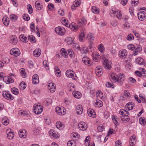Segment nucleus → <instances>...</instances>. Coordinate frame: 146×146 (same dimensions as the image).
<instances>
[{
	"label": "nucleus",
	"mask_w": 146,
	"mask_h": 146,
	"mask_svg": "<svg viewBox=\"0 0 146 146\" xmlns=\"http://www.w3.org/2000/svg\"><path fill=\"white\" fill-rule=\"evenodd\" d=\"M111 81L115 82H118L120 85H122L123 82L125 80V75L123 74L119 73L118 74H112L109 77Z\"/></svg>",
	"instance_id": "nucleus-1"
},
{
	"label": "nucleus",
	"mask_w": 146,
	"mask_h": 146,
	"mask_svg": "<svg viewBox=\"0 0 146 146\" xmlns=\"http://www.w3.org/2000/svg\"><path fill=\"white\" fill-rule=\"evenodd\" d=\"M33 111L36 114H40L43 110V108L40 105H35L33 108Z\"/></svg>",
	"instance_id": "nucleus-2"
},
{
	"label": "nucleus",
	"mask_w": 146,
	"mask_h": 146,
	"mask_svg": "<svg viewBox=\"0 0 146 146\" xmlns=\"http://www.w3.org/2000/svg\"><path fill=\"white\" fill-rule=\"evenodd\" d=\"M103 64L105 68L108 70H110L112 66L111 62L109 61L108 59H106L104 62Z\"/></svg>",
	"instance_id": "nucleus-3"
},
{
	"label": "nucleus",
	"mask_w": 146,
	"mask_h": 146,
	"mask_svg": "<svg viewBox=\"0 0 146 146\" xmlns=\"http://www.w3.org/2000/svg\"><path fill=\"white\" fill-rule=\"evenodd\" d=\"M55 31L58 35H64L65 30L64 28L58 27L55 28Z\"/></svg>",
	"instance_id": "nucleus-4"
},
{
	"label": "nucleus",
	"mask_w": 146,
	"mask_h": 146,
	"mask_svg": "<svg viewBox=\"0 0 146 146\" xmlns=\"http://www.w3.org/2000/svg\"><path fill=\"white\" fill-rule=\"evenodd\" d=\"M3 97L8 100H13V97L9 92H4L2 94Z\"/></svg>",
	"instance_id": "nucleus-5"
},
{
	"label": "nucleus",
	"mask_w": 146,
	"mask_h": 146,
	"mask_svg": "<svg viewBox=\"0 0 146 146\" xmlns=\"http://www.w3.org/2000/svg\"><path fill=\"white\" fill-rule=\"evenodd\" d=\"M127 54V50H123L119 51L118 55L120 58L123 59L126 57Z\"/></svg>",
	"instance_id": "nucleus-6"
},
{
	"label": "nucleus",
	"mask_w": 146,
	"mask_h": 146,
	"mask_svg": "<svg viewBox=\"0 0 146 146\" xmlns=\"http://www.w3.org/2000/svg\"><path fill=\"white\" fill-rule=\"evenodd\" d=\"M10 53L15 56H17L20 55V52L18 48H13L11 50Z\"/></svg>",
	"instance_id": "nucleus-7"
},
{
	"label": "nucleus",
	"mask_w": 146,
	"mask_h": 146,
	"mask_svg": "<svg viewBox=\"0 0 146 146\" xmlns=\"http://www.w3.org/2000/svg\"><path fill=\"white\" fill-rule=\"evenodd\" d=\"M95 72L96 74L98 76H101L103 72L102 67L99 66H97L96 68Z\"/></svg>",
	"instance_id": "nucleus-8"
},
{
	"label": "nucleus",
	"mask_w": 146,
	"mask_h": 146,
	"mask_svg": "<svg viewBox=\"0 0 146 146\" xmlns=\"http://www.w3.org/2000/svg\"><path fill=\"white\" fill-rule=\"evenodd\" d=\"M82 61L86 65L90 66L92 64V62L90 59L87 57H84L82 58Z\"/></svg>",
	"instance_id": "nucleus-9"
},
{
	"label": "nucleus",
	"mask_w": 146,
	"mask_h": 146,
	"mask_svg": "<svg viewBox=\"0 0 146 146\" xmlns=\"http://www.w3.org/2000/svg\"><path fill=\"white\" fill-rule=\"evenodd\" d=\"M78 128L81 130L84 131L87 128V124L84 122H81L78 125Z\"/></svg>",
	"instance_id": "nucleus-10"
},
{
	"label": "nucleus",
	"mask_w": 146,
	"mask_h": 146,
	"mask_svg": "<svg viewBox=\"0 0 146 146\" xmlns=\"http://www.w3.org/2000/svg\"><path fill=\"white\" fill-rule=\"evenodd\" d=\"M146 13L145 11L140 12L138 14L139 19L141 21H143L145 19Z\"/></svg>",
	"instance_id": "nucleus-11"
},
{
	"label": "nucleus",
	"mask_w": 146,
	"mask_h": 146,
	"mask_svg": "<svg viewBox=\"0 0 146 146\" xmlns=\"http://www.w3.org/2000/svg\"><path fill=\"white\" fill-rule=\"evenodd\" d=\"M39 79L38 76L37 74L34 75L32 78V82L33 84H36L38 83Z\"/></svg>",
	"instance_id": "nucleus-12"
},
{
	"label": "nucleus",
	"mask_w": 146,
	"mask_h": 146,
	"mask_svg": "<svg viewBox=\"0 0 146 146\" xmlns=\"http://www.w3.org/2000/svg\"><path fill=\"white\" fill-rule=\"evenodd\" d=\"M48 89L51 92H53L55 91V87L53 83H50L48 85Z\"/></svg>",
	"instance_id": "nucleus-13"
},
{
	"label": "nucleus",
	"mask_w": 146,
	"mask_h": 146,
	"mask_svg": "<svg viewBox=\"0 0 146 146\" xmlns=\"http://www.w3.org/2000/svg\"><path fill=\"white\" fill-rule=\"evenodd\" d=\"M10 42L13 45L16 44L17 42V40L15 36H12L10 38Z\"/></svg>",
	"instance_id": "nucleus-14"
},
{
	"label": "nucleus",
	"mask_w": 146,
	"mask_h": 146,
	"mask_svg": "<svg viewBox=\"0 0 146 146\" xmlns=\"http://www.w3.org/2000/svg\"><path fill=\"white\" fill-rule=\"evenodd\" d=\"M26 132V131L25 129L20 130L19 133V137L22 138H25L27 134Z\"/></svg>",
	"instance_id": "nucleus-15"
},
{
	"label": "nucleus",
	"mask_w": 146,
	"mask_h": 146,
	"mask_svg": "<svg viewBox=\"0 0 146 146\" xmlns=\"http://www.w3.org/2000/svg\"><path fill=\"white\" fill-rule=\"evenodd\" d=\"M87 113L89 116L93 117H95V113L93 109H89L88 110Z\"/></svg>",
	"instance_id": "nucleus-16"
},
{
	"label": "nucleus",
	"mask_w": 146,
	"mask_h": 146,
	"mask_svg": "<svg viewBox=\"0 0 146 146\" xmlns=\"http://www.w3.org/2000/svg\"><path fill=\"white\" fill-rule=\"evenodd\" d=\"M62 110L60 107H57L55 109V111L59 115H64L65 114V112H62Z\"/></svg>",
	"instance_id": "nucleus-17"
},
{
	"label": "nucleus",
	"mask_w": 146,
	"mask_h": 146,
	"mask_svg": "<svg viewBox=\"0 0 146 146\" xmlns=\"http://www.w3.org/2000/svg\"><path fill=\"white\" fill-rule=\"evenodd\" d=\"M2 21L3 24L6 26H8L9 24V18L5 16L2 19Z\"/></svg>",
	"instance_id": "nucleus-18"
},
{
	"label": "nucleus",
	"mask_w": 146,
	"mask_h": 146,
	"mask_svg": "<svg viewBox=\"0 0 146 146\" xmlns=\"http://www.w3.org/2000/svg\"><path fill=\"white\" fill-rule=\"evenodd\" d=\"M76 111L78 114L80 115L82 114L83 110L80 105H78L76 107Z\"/></svg>",
	"instance_id": "nucleus-19"
},
{
	"label": "nucleus",
	"mask_w": 146,
	"mask_h": 146,
	"mask_svg": "<svg viewBox=\"0 0 146 146\" xmlns=\"http://www.w3.org/2000/svg\"><path fill=\"white\" fill-rule=\"evenodd\" d=\"M65 41L68 44H71L74 43L73 39L70 37H66L65 39Z\"/></svg>",
	"instance_id": "nucleus-20"
},
{
	"label": "nucleus",
	"mask_w": 146,
	"mask_h": 146,
	"mask_svg": "<svg viewBox=\"0 0 146 146\" xmlns=\"http://www.w3.org/2000/svg\"><path fill=\"white\" fill-rule=\"evenodd\" d=\"M41 52V50L39 48L35 49L33 52V55L36 57H38L40 54Z\"/></svg>",
	"instance_id": "nucleus-21"
},
{
	"label": "nucleus",
	"mask_w": 146,
	"mask_h": 146,
	"mask_svg": "<svg viewBox=\"0 0 146 146\" xmlns=\"http://www.w3.org/2000/svg\"><path fill=\"white\" fill-rule=\"evenodd\" d=\"M135 136H131L129 140L130 143L129 146H133L134 143L135 142Z\"/></svg>",
	"instance_id": "nucleus-22"
},
{
	"label": "nucleus",
	"mask_w": 146,
	"mask_h": 146,
	"mask_svg": "<svg viewBox=\"0 0 146 146\" xmlns=\"http://www.w3.org/2000/svg\"><path fill=\"white\" fill-rule=\"evenodd\" d=\"M134 104L132 102H129L127 104L125 107L127 108L129 110H131L133 108Z\"/></svg>",
	"instance_id": "nucleus-23"
},
{
	"label": "nucleus",
	"mask_w": 146,
	"mask_h": 146,
	"mask_svg": "<svg viewBox=\"0 0 146 146\" xmlns=\"http://www.w3.org/2000/svg\"><path fill=\"white\" fill-rule=\"evenodd\" d=\"M55 74L58 77H60L61 75V73L60 69L56 66L54 68Z\"/></svg>",
	"instance_id": "nucleus-24"
},
{
	"label": "nucleus",
	"mask_w": 146,
	"mask_h": 146,
	"mask_svg": "<svg viewBox=\"0 0 146 146\" xmlns=\"http://www.w3.org/2000/svg\"><path fill=\"white\" fill-rule=\"evenodd\" d=\"M61 53L62 55L65 58H67L68 57V55L66 50L64 48H62L60 50Z\"/></svg>",
	"instance_id": "nucleus-25"
},
{
	"label": "nucleus",
	"mask_w": 146,
	"mask_h": 146,
	"mask_svg": "<svg viewBox=\"0 0 146 146\" xmlns=\"http://www.w3.org/2000/svg\"><path fill=\"white\" fill-rule=\"evenodd\" d=\"M72 70H67L66 73V75L67 76L71 78L72 79L74 78V75L73 74L71 73Z\"/></svg>",
	"instance_id": "nucleus-26"
},
{
	"label": "nucleus",
	"mask_w": 146,
	"mask_h": 146,
	"mask_svg": "<svg viewBox=\"0 0 146 146\" xmlns=\"http://www.w3.org/2000/svg\"><path fill=\"white\" fill-rule=\"evenodd\" d=\"M93 56L94 59L96 62H97L100 58V56L99 55V53L97 52H95Z\"/></svg>",
	"instance_id": "nucleus-27"
},
{
	"label": "nucleus",
	"mask_w": 146,
	"mask_h": 146,
	"mask_svg": "<svg viewBox=\"0 0 146 146\" xmlns=\"http://www.w3.org/2000/svg\"><path fill=\"white\" fill-rule=\"evenodd\" d=\"M85 33L83 32L81 33L79 36V40L81 42H83L84 41V38H85Z\"/></svg>",
	"instance_id": "nucleus-28"
},
{
	"label": "nucleus",
	"mask_w": 146,
	"mask_h": 146,
	"mask_svg": "<svg viewBox=\"0 0 146 146\" xmlns=\"http://www.w3.org/2000/svg\"><path fill=\"white\" fill-rule=\"evenodd\" d=\"M35 7L38 10H41L42 8V6L38 1H36L35 2Z\"/></svg>",
	"instance_id": "nucleus-29"
},
{
	"label": "nucleus",
	"mask_w": 146,
	"mask_h": 146,
	"mask_svg": "<svg viewBox=\"0 0 146 146\" xmlns=\"http://www.w3.org/2000/svg\"><path fill=\"white\" fill-rule=\"evenodd\" d=\"M56 127L58 129H62L64 127V124L60 121H57L56 123Z\"/></svg>",
	"instance_id": "nucleus-30"
},
{
	"label": "nucleus",
	"mask_w": 146,
	"mask_h": 146,
	"mask_svg": "<svg viewBox=\"0 0 146 146\" xmlns=\"http://www.w3.org/2000/svg\"><path fill=\"white\" fill-rule=\"evenodd\" d=\"M19 38L20 40L23 42H27L28 41V38L23 35H21L19 36Z\"/></svg>",
	"instance_id": "nucleus-31"
},
{
	"label": "nucleus",
	"mask_w": 146,
	"mask_h": 146,
	"mask_svg": "<svg viewBox=\"0 0 146 146\" xmlns=\"http://www.w3.org/2000/svg\"><path fill=\"white\" fill-rule=\"evenodd\" d=\"M28 40H29L32 43H35L36 41L35 37L31 35H29L28 36Z\"/></svg>",
	"instance_id": "nucleus-32"
},
{
	"label": "nucleus",
	"mask_w": 146,
	"mask_h": 146,
	"mask_svg": "<svg viewBox=\"0 0 146 146\" xmlns=\"http://www.w3.org/2000/svg\"><path fill=\"white\" fill-rule=\"evenodd\" d=\"M67 51L68 54L70 57L72 58H74L75 57V54L72 50L70 49H68Z\"/></svg>",
	"instance_id": "nucleus-33"
},
{
	"label": "nucleus",
	"mask_w": 146,
	"mask_h": 146,
	"mask_svg": "<svg viewBox=\"0 0 146 146\" xmlns=\"http://www.w3.org/2000/svg\"><path fill=\"white\" fill-rule=\"evenodd\" d=\"M72 94L76 98L78 99L81 97V93L78 92H73Z\"/></svg>",
	"instance_id": "nucleus-34"
},
{
	"label": "nucleus",
	"mask_w": 146,
	"mask_h": 146,
	"mask_svg": "<svg viewBox=\"0 0 146 146\" xmlns=\"http://www.w3.org/2000/svg\"><path fill=\"white\" fill-rule=\"evenodd\" d=\"M70 29L73 31H77L78 29V27L76 25L75 23L72 24L70 25Z\"/></svg>",
	"instance_id": "nucleus-35"
},
{
	"label": "nucleus",
	"mask_w": 146,
	"mask_h": 146,
	"mask_svg": "<svg viewBox=\"0 0 146 146\" xmlns=\"http://www.w3.org/2000/svg\"><path fill=\"white\" fill-rule=\"evenodd\" d=\"M79 24L80 25H85L87 23V21L84 18H82L81 19L79 20L78 21Z\"/></svg>",
	"instance_id": "nucleus-36"
},
{
	"label": "nucleus",
	"mask_w": 146,
	"mask_h": 146,
	"mask_svg": "<svg viewBox=\"0 0 146 146\" xmlns=\"http://www.w3.org/2000/svg\"><path fill=\"white\" fill-rule=\"evenodd\" d=\"M67 145L68 146H76V144L74 141L71 140L68 141Z\"/></svg>",
	"instance_id": "nucleus-37"
},
{
	"label": "nucleus",
	"mask_w": 146,
	"mask_h": 146,
	"mask_svg": "<svg viewBox=\"0 0 146 146\" xmlns=\"http://www.w3.org/2000/svg\"><path fill=\"white\" fill-rule=\"evenodd\" d=\"M26 87L25 83L24 82H22L19 85V87L21 90L25 89Z\"/></svg>",
	"instance_id": "nucleus-38"
},
{
	"label": "nucleus",
	"mask_w": 146,
	"mask_h": 146,
	"mask_svg": "<svg viewBox=\"0 0 146 146\" xmlns=\"http://www.w3.org/2000/svg\"><path fill=\"white\" fill-rule=\"evenodd\" d=\"M94 35L93 34L91 33H89L88 34L87 38L89 40L90 42H92L94 40Z\"/></svg>",
	"instance_id": "nucleus-39"
},
{
	"label": "nucleus",
	"mask_w": 146,
	"mask_h": 146,
	"mask_svg": "<svg viewBox=\"0 0 146 146\" xmlns=\"http://www.w3.org/2000/svg\"><path fill=\"white\" fill-rule=\"evenodd\" d=\"M130 94L129 93L127 90H125L124 91V95L121 97L123 98L122 99V100H126V99H123L125 97H130Z\"/></svg>",
	"instance_id": "nucleus-40"
},
{
	"label": "nucleus",
	"mask_w": 146,
	"mask_h": 146,
	"mask_svg": "<svg viewBox=\"0 0 146 146\" xmlns=\"http://www.w3.org/2000/svg\"><path fill=\"white\" fill-rule=\"evenodd\" d=\"M11 91L14 94L16 95H18L19 94V91L18 89L16 88H13L11 89Z\"/></svg>",
	"instance_id": "nucleus-41"
},
{
	"label": "nucleus",
	"mask_w": 146,
	"mask_h": 146,
	"mask_svg": "<svg viewBox=\"0 0 146 146\" xmlns=\"http://www.w3.org/2000/svg\"><path fill=\"white\" fill-rule=\"evenodd\" d=\"M95 104L97 106L98 108L101 107L103 105V102L99 100H97L95 103Z\"/></svg>",
	"instance_id": "nucleus-42"
},
{
	"label": "nucleus",
	"mask_w": 146,
	"mask_h": 146,
	"mask_svg": "<svg viewBox=\"0 0 146 146\" xmlns=\"http://www.w3.org/2000/svg\"><path fill=\"white\" fill-rule=\"evenodd\" d=\"M14 137V135L13 133L11 132V131L9 132L7 134V137L10 139H12Z\"/></svg>",
	"instance_id": "nucleus-43"
},
{
	"label": "nucleus",
	"mask_w": 146,
	"mask_h": 146,
	"mask_svg": "<svg viewBox=\"0 0 146 146\" xmlns=\"http://www.w3.org/2000/svg\"><path fill=\"white\" fill-rule=\"evenodd\" d=\"M2 122L5 125H7L9 123V121L7 118L5 117L2 120Z\"/></svg>",
	"instance_id": "nucleus-44"
},
{
	"label": "nucleus",
	"mask_w": 146,
	"mask_h": 146,
	"mask_svg": "<svg viewBox=\"0 0 146 146\" xmlns=\"http://www.w3.org/2000/svg\"><path fill=\"white\" fill-rule=\"evenodd\" d=\"M21 75L23 78H25L26 76V73L25 72V69L22 68L20 70Z\"/></svg>",
	"instance_id": "nucleus-45"
},
{
	"label": "nucleus",
	"mask_w": 146,
	"mask_h": 146,
	"mask_svg": "<svg viewBox=\"0 0 146 146\" xmlns=\"http://www.w3.org/2000/svg\"><path fill=\"white\" fill-rule=\"evenodd\" d=\"M92 11L94 13L97 14L99 13V11L98 8L95 6L92 7Z\"/></svg>",
	"instance_id": "nucleus-46"
},
{
	"label": "nucleus",
	"mask_w": 146,
	"mask_h": 146,
	"mask_svg": "<svg viewBox=\"0 0 146 146\" xmlns=\"http://www.w3.org/2000/svg\"><path fill=\"white\" fill-rule=\"evenodd\" d=\"M104 47L103 44H100L98 46V49L101 52H104Z\"/></svg>",
	"instance_id": "nucleus-47"
},
{
	"label": "nucleus",
	"mask_w": 146,
	"mask_h": 146,
	"mask_svg": "<svg viewBox=\"0 0 146 146\" xmlns=\"http://www.w3.org/2000/svg\"><path fill=\"white\" fill-rule=\"evenodd\" d=\"M139 121L140 124L142 125H144L146 123V121L144 117L140 118L139 119Z\"/></svg>",
	"instance_id": "nucleus-48"
},
{
	"label": "nucleus",
	"mask_w": 146,
	"mask_h": 146,
	"mask_svg": "<svg viewBox=\"0 0 146 146\" xmlns=\"http://www.w3.org/2000/svg\"><path fill=\"white\" fill-rule=\"evenodd\" d=\"M43 64L46 69L47 70H49V68L48 62L45 60L43 62Z\"/></svg>",
	"instance_id": "nucleus-49"
},
{
	"label": "nucleus",
	"mask_w": 146,
	"mask_h": 146,
	"mask_svg": "<svg viewBox=\"0 0 146 146\" xmlns=\"http://www.w3.org/2000/svg\"><path fill=\"white\" fill-rule=\"evenodd\" d=\"M123 118L124 119L123 120V121L124 122H128L130 120L129 117L128 115H125L123 116Z\"/></svg>",
	"instance_id": "nucleus-50"
},
{
	"label": "nucleus",
	"mask_w": 146,
	"mask_h": 146,
	"mask_svg": "<svg viewBox=\"0 0 146 146\" xmlns=\"http://www.w3.org/2000/svg\"><path fill=\"white\" fill-rule=\"evenodd\" d=\"M27 8L28 10V12L29 14L32 13L33 12V9L31 5L30 4H29L27 6Z\"/></svg>",
	"instance_id": "nucleus-51"
},
{
	"label": "nucleus",
	"mask_w": 146,
	"mask_h": 146,
	"mask_svg": "<svg viewBox=\"0 0 146 146\" xmlns=\"http://www.w3.org/2000/svg\"><path fill=\"white\" fill-rule=\"evenodd\" d=\"M81 1L80 0H76L73 2V4L75 5L76 7H78L80 5Z\"/></svg>",
	"instance_id": "nucleus-52"
},
{
	"label": "nucleus",
	"mask_w": 146,
	"mask_h": 146,
	"mask_svg": "<svg viewBox=\"0 0 146 146\" xmlns=\"http://www.w3.org/2000/svg\"><path fill=\"white\" fill-rule=\"evenodd\" d=\"M128 48L130 50H135V49L136 48V46H135L133 44H130L128 46Z\"/></svg>",
	"instance_id": "nucleus-53"
},
{
	"label": "nucleus",
	"mask_w": 146,
	"mask_h": 146,
	"mask_svg": "<svg viewBox=\"0 0 146 146\" xmlns=\"http://www.w3.org/2000/svg\"><path fill=\"white\" fill-rule=\"evenodd\" d=\"M23 19L26 21H28L29 20L30 18L28 14H24L23 15Z\"/></svg>",
	"instance_id": "nucleus-54"
},
{
	"label": "nucleus",
	"mask_w": 146,
	"mask_h": 146,
	"mask_svg": "<svg viewBox=\"0 0 146 146\" xmlns=\"http://www.w3.org/2000/svg\"><path fill=\"white\" fill-rule=\"evenodd\" d=\"M126 39L127 40L130 41L133 40L134 37L132 34H130L127 37Z\"/></svg>",
	"instance_id": "nucleus-55"
},
{
	"label": "nucleus",
	"mask_w": 146,
	"mask_h": 146,
	"mask_svg": "<svg viewBox=\"0 0 146 146\" xmlns=\"http://www.w3.org/2000/svg\"><path fill=\"white\" fill-rule=\"evenodd\" d=\"M10 17L11 20L13 21H15L17 18V16L14 15H11Z\"/></svg>",
	"instance_id": "nucleus-56"
},
{
	"label": "nucleus",
	"mask_w": 146,
	"mask_h": 146,
	"mask_svg": "<svg viewBox=\"0 0 146 146\" xmlns=\"http://www.w3.org/2000/svg\"><path fill=\"white\" fill-rule=\"evenodd\" d=\"M106 86L107 87L114 88V84H111L110 82H107L106 83Z\"/></svg>",
	"instance_id": "nucleus-57"
},
{
	"label": "nucleus",
	"mask_w": 146,
	"mask_h": 146,
	"mask_svg": "<svg viewBox=\"0 0 146 146\" xmlns=\"http://www.w3.org/2000/svg\"><path fill=\"white\" fill-rule=\"evenodd\" d=\"M30 28L32 30V31H35V24L34 23H32L30 25Z\"/></svg>",
	"instance_id": "nucleus-58"
},
{
	"label": "nucleus",
	"mask_w": 146,
	"mask_h": 146,
	"mask_svg": "<svg viewBox=\"0 0 146 146\" xmlns=\"http://www.w3.org/2000/svg\"><path fill=\"white\" fill-rule=\"evenodd\" d=\"M138 0H132L131 3L133 4L134 3V6H136L139 3Z\"/></svg>",
	"instance_id": "nucleus-59"
},
{
	"label": "nucleus",
	"mask_w": 146,
	"mask_h": 146,
	"mask_svg": "<svg viewBox=\"0 0 146 146\" xmlns=\"http://www.w3.org/2000/svg\"><path fill=\"white\" fill-rule=\"evenodd\" d=\"M143 60V59L141 58H139L136 60V62L139 64H142V62Z\"/></svg>",
	"instance_id": "nucleus-60"
},
{
	"label": "nucleus",
	"mask_w": 146,
	"mask_h": 146,
	"mask_svg": "<svg viewBox=\"0 0 146 146\" xmlns=\"http://www.w3.org/2000/svg\"><path fill=\"white\" fill-rule=\"evenodd\" d=\"M142 50V48L140 46L136 47V48L134 50L136 51L137 52H139Z\"/></svg>",
	"instance_id": "nucleus-61"
},
{
	"label": "nucleus",
	"mask_w": 146,
	"mask_h": 146,
	"mask_svg": "<svg viewBox=\"0 0 146 146\" xmlns=\"http://www.w3.org/2000/svg\"><path fill=\"white\" fill-rule=\"evenodd\" d=\"M126 110H123L121 109L119 111V113L121 115H125V112H126Z\"/></svg>",
	"instance_id": "nucleus-62"
},
{
	"label": "nucleus",
	"mask_w": 146,
	"mask_h": 146,
	"mask_svg": "<svg viewBox=\"0 0 146 146\" xmlns=\"http://www.w3.org/2000/svg\"><path fill=\"white\" fill-rule=\"evenodd\" d=\"M104 129V127L103 126H98L97 127V129L98 131L100 132L102 131H103V129Z\"/></svg>",
	"instance_id": "nucleus-63"
},
{
	"label": "nucleus",
	"mask_w": 146,
	"mask_h": 146,
	"mask_svg": "<svg viewBox=\"0 0 146 146\" xmlns=\"http://www.w3.org/2000/svg\"><path fill=\"white\" fill-rule=\"evenodd\" d=\"M135 73L137 76L139 77H140L142 76V74L140 71H135Z\"/></svg>",
	"instance_id": "nucleus-64"
}]
</instances>
